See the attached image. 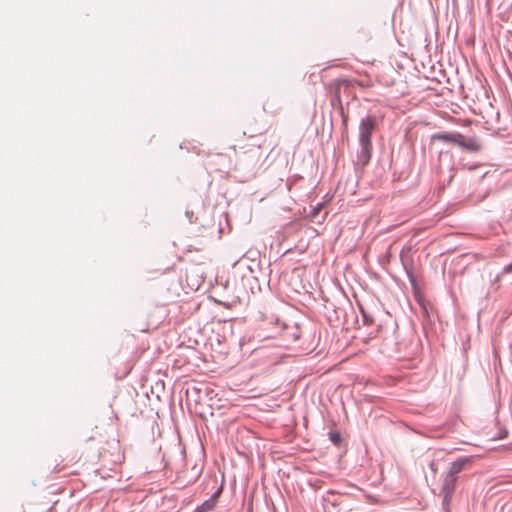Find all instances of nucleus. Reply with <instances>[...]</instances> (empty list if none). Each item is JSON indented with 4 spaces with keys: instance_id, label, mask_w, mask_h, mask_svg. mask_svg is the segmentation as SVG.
Listing matches in <instances>:
<instances>
[{
    "instance_id": "f257e3e1",
    "label": "nucleus",
    "mask_w": 512,
    "mask_h": 512,
    "mask_svg": "<svg viewBox=\"0 0 512 512\" xmlns=\"http://www.w3.org/2000/svg\"><path fill=\"white\" fill-rule=\"evenodd\" d=\"M376 120L371 116L362 119L359 127V142L362 146V157L365 161L370 158L372 150L371 135L375 129Z\"/></svg>"
},
{
    "instance_id": "423d86ee",
    "label": "nucleus",
    "mask_w": 512,
    "mask_h": 512,
    "mask_svg": "<svg viewBox=\"0 0 512 512\" xmlns=\"http://www.w3.org/2000/svg\"><path fill=\"white\" fill-rule=\"evenodd\" d=\"M434 139L455 143L457 144L458 140H460V133H444V134H437L433 136Z\"/></svg>"
},
{
    "instance_id": "1a4fd4ad",
    "label": "nucleus",
    "mask_w": 512,
    "mask_h": 512,
    "mask_svg": "<svg viewBox=\"0 0 512 512\" xmlns=\"http://www.w3.org/2000/svg\"><path fill=\"white\" fill-rule=\"evenodd\" d=\"M340 439H341V437L339 434H331V440L334 443L338 444L340 442Z\"/></svg>"
},
{
    "instance_id": "6e6552de",
    "label": "nucleus",
    "mask_w": 512,
    "mask_h": 512,
    "mask_svg": "<svg viewBox=\"0 0 512 512\" xmlns=\"http://www.w3.org/2000/svg\"><path fill=\"white\" fill-rule=\"evenodd\" d=\"M63 470H64V466H60V464H56L54 466V468L52 469V472L57 474V473H60Z\"/></svg>"
},
{
    "instance_id": "39448f33",
    "label": "nucleus",
    "mask_w": 512,
    "mask_h": 512,
    "mask_svg": "<svg viewBox=\"0 0 512 512\" xmlns=\"http://www.w3.org/2000/svg\"><path fill=\"white\" fill-rule=\"evenodd\" d=\"M222 492V488H219L210 499L206 500L201 506H199L194 512H210L212 511L215 506L218 497L220 496Z\"/></svg>"
},
{
    "instance_id": "0eeeda50",
    "label": "nucleus",
    "mask_w": 512,
    "mask_h": 512,
    "mask_svg": "<svg viewBox=\"0 0 512 512\" xmlns=\"http://www.w3.org/2000/svg\"><path fill=\"white\" fill-rule=\"evenodd\" d=\"M467 462H468V459H460V460L455 461L452 464L448 475L456 476L459 472L462 471V469L464 468V466Z\"/></svg>"
},
{
    "instance_id": "f03ea898",
    "label": "nucleus",
    "mask_w": 512,
    "mask_h": 512,
    "mask_svg": "<svg viewBox=\"0 0 512 512\" xmlns=\"http://www.w3.org/2000/svg\"><path fill=\"white\" fill-rule=\"evenodd\" d=\"M359 85V86H363V87H370L372 84L371 83H367V84H363L362 82L360 81H357V80H353V81H350V80H347V79H336L334 80L333 82L330 83L329 87L331 89V91H333L334 95H335V98L340 101V90H341V87L342 86H348V85Z\"/></svg>"
},
{
    "instance_id": "9d476101",
    "label": "nucleus",
    "mask_w": 512,
    "mask_h": 512,
    "mask_svg": "<svg viewBox=\"0 0 512 512\" xmlns=\"http://www.w3.org/2000/svg\"><path fill=\"white\" fill-rule=\"evenodd\" d=\"M504 272L505 273H511L512 272V262L509 265L505 266Z\"/></svg>"
},
{
    "instance_id": "20e7f679",
    "label": "nucleus",
    "mask_w": 512,
    "mask_h": 512,
    "mask_svg": "<svg viewBox=\"0 0 512 512\" xmlns=\"http://www.w3.org/2000/svg\"><path fill=\"white\" fill-rule=\"evenodd\" d=\"M457 145L470 152H478L482 148L480 142L476 138H466L462 134H460V140H458Z\"/></svg>"
},
{
    "instance_id": "7ed1b4c3",
    "label": "nucleus",
    "mask_w": 512,
    "mask_h": 512,
    "mask_svg": "<svg viewBox=\"0 0 512 512\" xmlns=\"http://www.w3.org/2000/svg\"><path fill=\"white\" fill-rule=\"evenodd\" d=\"M456 482H457V476H453V475L446 476L443 486H442V489H441V492L444 495L445 502L450 501V499L455 491V488H456Z\"/></svg>"
}]
</instances>
